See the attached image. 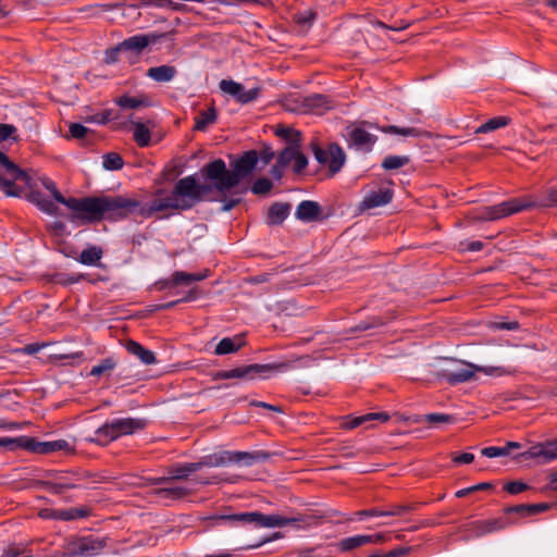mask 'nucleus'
<instances>
[{
	"instance_id": "49530a36",
	"label": "nucleus",
	"mask_w": 557,
	"mask_h": 557,
	"mask_svg": "<svg viewBox=\"0 0 557 557\" xmlns=\"http://www.w3.org/2000/svg\"><path fill=\"white\" fill-rule=\"evenodd\" d=\"M275 134L282 138L290 141V144H297L299 141L300 133L285 126H278Z\"/></svg>"
},
{
	"instance_id": "7c9ffc66",
	"label": "nucleus",
	"mask_w": 557,
	"mask_h": 557,
	"mask_svg": "<svg viewBox=\"0 0 557 557\" xmlns=\"http://www.w3.org/2000/svg\"><path fill=\"white\" fill-rule=\"evenodd\" d=\"M509 122H510V120L507 116H496V117H493V119L488 120L487 122L483 123L482 125H480L475 129V133L476 134H486L490 132H494L498 128L507 126L509 124Z\"/></svg>"
},
{
	"instance_id": "c03bdc74",
	"label": "nucleus",
	"mask_w": 557,
	"mask_h": 557,
	"mask_svg": "<svg viewBox=\"0 0 557 557\" xmlns=\"http://www.w3.org/2000/svg\"><path fill=\"white\" fill-rule=\"evenodd\" d=\"M272 186V182L269 178L261 177L253 183L251 191L255 195H267L271 190Z\"/></svg>"
},
{
	"instance_id": "bf43d9fd",
	"label": "nucleus",
	"mask_w": 557,
	"mask_h": 557,
	"mask_svg": "<svg viewBox=\"0 0 557 557\" xmlns=\"http://www.w3.org/2000/svg\"><path fill=\"white\" fill-rule=\"evenodd\" d=\"M473 531L476 536H482L488 533H492L490 530V525L486 520L476 521L473 523Z\"/></svg>"
},
{
	"instance_id": "052dcab7",
	"label": "nucleus",
	"mask_w": 557,
	"mask_h": 557,
	"mask_svg": "<svg viewBox=\"0 0 557 557\" xmlns=\"http://www.w3.org/2000/svg\"><path fill=\"white\" fill-rule=\"evenodd\" d=\"M451 460L458 465H468L474 460V455L471 453H462L460 455L454 454L451 455Z\"/></svg>"
},
{
	"instance_id": "4c0bfd02",
	"label": "nucleus",
	"mask_w": 557,
	"mask_h": 557,
	"mask_svg": "<svg viewBox=\"0 0 557 557\" xmlns=\"http://www.w3.org/2000/svg\"><path fill=\"white\" fill-rule=\"evenodd\" d=\"M115 103L123 109H136L139 107L148 106V101L146 99H139V98L129 97L126 95L121 96L117 99H115Z\"/></svg>"
},
{
	"instance_id": "0e129e2a",
	"label": "nucleus",
	"mask_w": 557,
	"mask_h": 557,
	"mask_svg": "<svg viewBox=\"0 0 557 557\" xmlns=\"http://www.w3.org/2000/svg\"><path fill=\"white\" fill-rule=\"evenodd\" d=\"M357 516L360 518L362 517H386L387 511L385 510H377V509H371V510H360L356 512Z\"/></svg>"
},
{
	"instance_id": "680f3d73",
	"label": "nucleus",
	"mask_w": 557,
	"mask_h": 557,
	"mask_svg": "<svg viewBox=\"0 0 557 557\" xmlns=\"http://www.w3.org/2000/svg\"><path fill=\"white\" fill-rule=\"evenodd\" d=\"M368 544H381L389 540V533H375L367 535Z\"/></svg>"
},
{
	"instance_id": "b1692460",
	"label": "nucleus",
	"mask_w": 557,
	"mask_h": 557,
	"mask_svg": "<svg viewBox=\"0 0 557 557\" xmlns=\"http://www.w3.org/2000/svg\"><path fill=\"white\" fill-rule=\"evenodd\" d=\"M207 277V274L201 273H186L183 271H176L172 274L171 281L165 283L164 286L172 287L176 285H189L193 282L202 281Z\"/></svg>"
},
{
	"instance_id": "473e14b6",
	"label": "nucleus",
	"mask_w": 557,
	"mask_h": 557,
	"mask_svg": "<svg viewBox=\"0 0 557 557\" xmlns=\"http://www.w3.org/2000/svg\"><path fill=\"white\" fill-rule=\"evenodd\" d=\"M368 541L369 540L367 539L366 534L364 535L360 534V535H355V536H350V537L341 540L338 542L337 546L341 552H348V550L358 548L360 546L367 545Z\"/></svg>"
},
{
	"instance_id": "37998d69",
	"label": "nucleus",
	"mask_w": 557,
	"mask_h": 557,
	"mask_svg": "<svg viewBox=\"0 0 557 557\" xmlns=\"http://www.w3.org/2000/svg\"><path fill=\"white\" fill-rule=\"evenodd\" d=\"M299 148L296 144H290V146L286 147L281 151L277 158V163L281 166H286L292 161H294V158L296 157Z\"/></svg>"
},
{
	"instance_id": "39448f33",
	"label": "nucleus",
	"mask_w": 557,
	"mask_h": 557,
	"mask_svg": "<svg viewBox=\"0 0 557 557\" xmlns=\"http://www.w3.org/2000/svg\"><path fill=\"white\" fill-rule=\"evenodd\" d=\"M144 428L145 422L141 419H114L97 429L95 432L94 441L100 445H107L120 436L131 435L136 431L143 430Z\"/></svg>"
},
{
	"instance_id": "393cba45",
	"label": "nucleus",
	"mask_w": 557,
	"mask_h": 557,
	"mask_svg": "<svg viewBox=\"0 0 557 557\" xmlns=\"http://www.w3.org/2000/svg\"><path fill=\"white\" fill-rule=\"evenodd\" d=\"M244 345V341L242 336L236 337H225L219 342L215 346L214 354L215 355H226L231 352L237 351Z\"/></svg>"
},
{
	"instance_id": "7ed1b4c3",
	"label": "nucleus",
	"mask_w": 557,
	"mask_h": 557,
	"mask_svg": "<svg viewBox=\"0 0 557 557\" xmlns=\"http://www.w3.org/2000/svg\"><path fill=\"white\" fill-rule=\"evenodd\" d=\"M536 205L544 207L557 206V188L547 189L544 197L539 201L513 198L495 206L485 207L482 211V218L487 221H496Z\"/></svg>"
},
{
	"instance_id": "72a5a7b5",
	"label": "nucleus",
	"mask_w": 557,
	"mask_h": 557,
	"mask_svg": "<svg viewBox=\"0 0 557 557\" xmlns=\"http://www.w3.org/2000/svg\"><path fill=\"white\" fill-rule=\"evenodd\" d=\"M103 251L100 247L91 246L84 249L79 256V262L86 265H94L102 258Z\"/></svg>"
},
{
	"instance_id": "8fccbe9b",
	"label": "nucleus",
	"mask_w": 557,
	"mask_h": 557,
	"mask_svg": "<svg viewBox=\"0 0 557 557\" xmlns=\"http://www.w3.org/2000/svg\"><path fill=\"white\" fill-rule=\"evenodd\" d=\"M486 521L490 525L491 532L504 530L505 528H507L508 525L513 523V521H511L507 517L493 518V519H488Z\"/></svg>"
},
{
	"instance_id": "2eb2a0df",
	"label": "nucleus",
	"mask_w": 557,
	"mask_h": 557,
	"mask_svg": "<svg viewBox=\"0 0 557 557\" xmlns=\"http://www.w3.org/2000/svg\"><path fill=\"white\" fill-rule=\"evenodd\" d=\"M393 198V189L388 187H381L375 190H370L361 202L362 209H373L385 206L391 202Z\"/></svg>"
},
{
	"instance_id": "9b49d317",
	"label": "nucleus",
	"mask_w": 557,
	"mask_h": 557,
	"mask_svg": "<svg viewBox=\"0 0 557 557\" xmlns=\"http://www.w3.org/2000/svg\"><path fill=\"white\" fill-rule=\"evenodd\" d=\"M164 34L157 33H148V34H138L132 37L124 39L120 42L114 49L113 53L119 52H135L136 54L141 53L149 45L156 44L161 38H163Z\"/></svg>"
},
{
	"instance_id": "864d4df0",
	"label": "nucleus",
	"mask_w": 557,
	"mask_h": 557,
	"mask_svg": "<svg viewBox=\"0 0 557 557\" xmlns=\"http://www.w3.org/2000/svg\"><path fill=\"white\" fill-rule=\"evenodd\" d=\"M490 488H492V484L491 483H487V482L479 483L476 485H473V486H470V487L457 491L456 492V497L461 498V497H465V496L469 495L472 492L485 491V490H490Z\"/></svg>"
},
{
	"instance_id": "a878e982",
	"label": "nucleus",
	"mask_w": 557,
	"mask_h": 557,
	"mask_svg": "<svg viewBox=\"0 0 557 557\" xmlns=\"http://www.w3.org/2000/svg\"><path fill=\"white\" fill-rule=\"evenodd\" d=\"M258 525L267 528L285 527L296 521V519L285 518L278 515H263L258 512Z\"/></svg>"
},
{
	"instance_id": "69168bd1",
	"label": "nucleus",
	"mask_w": 557,
	"mask_h": 557,
	"mask_svg": "<svg viewBox=\"0 0 557 557\" xmlns=\"http://www.w3.org/2000/svg\"><path fill=\"white\" fill-rule=\"evenodd\" d=\"M15 127L9 124H0V141H3L11 137Z\"/></svg>"
},
{
	"instance_id": "ddd939ff",
	"label": "nucleus",
	"mask_w": 557,
	"mask_h": 557,
	"mask_svg": "<svg viewBox=\"0 0 557 557\" xmlns=\"http://www.w3.org/2000/svg\"><path fill=\"white\" fill-rule=\"evenodd\" d=\"M170 209L180 210L173 193L165 195L163 190H159L150 202L140 208V213L148 218L154 213L164 212Z\"/></svg>"
},
{
	"instance_id": "79ce46f5",
	"label": "nucleus",
	"mask_w": 557,
	"mask_h": 557,
	"mask_svg": "<svg viewBox=\"0 0 557 557\" xmlns=\"http://www.w3.org/2000/svg\"><path fill=\"white\" fill-rule=\"evenodd\" d=\"M116 366V362L113 358H106L100 361L99 364L95 366L90 370V375L100 376L104 373L111 372Z\"/></svg>"
},
{
	"instance_id": "338daca9",
	"label": "nucleus",
	"mask_w": 557,
	"mask_h": 557,
	"mask_svg": "<svg viewBox=\"0 0 557 557\" xmlns=\"http://www.w3.org/2000/svg\"><path fill=\"white\" fill-rule=\"evenodd\" d=\"M54 518L64 520V521L74 520L73 510H72V508L58 510L54 513Z\"/></svg>"
},
{
	"instance_id": "c9c22d12",
	"label": "nucleus",
	"mask_w": 557,
	"mask_h": 557,
	"mask_svg": "<svg viewBox=\"0 0 557 557\" xmlns=\"http://www.w3.org/2000/svg\"><path fill=\"white\" fill-rule=\"evenodd\" d=\"M59 450L73 451V447L65 440L42 442V454H50Z\"/></svg>"
},
{
	"instance_id": "09e8293b",
	"label": "nucleus",
	"mask_w": 557,
	"mask_h": 557,
	"mask_svg": "<svg viewBox=\"0 0 557 557\" xmlns=\"http://www.w3.org/2000/svg\"><path fill=\"white\" fill-rule=\"evenodd\" d=\"M530 486L521 481H511L504 485V490L510 495H518L528 491Z\"/></svg>"
},
{
	"instance_id": "cd10ccee",
	"label": "nucleus",
	"mask_w": 557,
	"mask_h": 557,
	"mask_svg": "<svg viewBox=\"0 0 557 557\" xmlns=\"http://www.w3.org/2000/svg\"><path fill=\"white\" fill-rule=\"evenodd\" d=\"M154 495L161 499L176 500L184 498L189 491L183 486H166L154 490Z\"/></svg>"
},
{
	"instance_id": "1a4fd4ad",
	"label": "nucleus",
	"mask_w": 557,
	"mask_h": 557,
	"mask_svg": "<svg viewBox=\"0 0 557 557\" xmlns=\"http://www.w3.org/2000/svg\"><path fill=\"white\" fill-rule=\"evenodd\" d=\"M368 127H373L368 122L352 123L345 128V137L349 147H355L359 150L370 151L376 141V136L368 131Z\"/></svg>"
},
{
	"instance_id": "6ab92c4d",
	"label": "nucleus",
	"mask_w": 557,
	"mask_h": 557,
	"mask_svg": "<svg viewBox=\"0 0 557 557\" xmlns=\"http://www.w3.org/2000/svg\"><path fill=\"white\" fill-rule=\"evenodd\" d=\"M125 348L129 354L136 356L144 364L150 366L157 362L154 352L149 349H146L138 342L128 339L125 343Z\"/></svg>"
},
{
	"instance_id": "423d86ee",
	"label": "nucleus",
	"mask_w": 557,
	"mask_h": 557,
	"mask_svg": "<svg viewBox=\"0 0 557 557\" xmlns=\"http://www.w3.org/2000/svg\"><path fill=\"white\" fill-rule=\"evenodd\" d=\"M494 371H500L499 368H484L480 366H475L470 362L456 360L453 361L446 368L440 370L436 373V377L440 380H445L451 385H456L459 383H465L474 377L475 372H484L486 374H492Z\"/></svg>"
},
{
	"instance_id": "de8ad7c7",
	"label": "nucleus",
	"mask_w": 557,
	"mask_h": 557,
	"mask_svg": "<svg viewBox=\"0 0 557 557\" xmlns=\"http://www.w3.org/2000/svg\"><path fill=\"white\" fill-rule=\"evenodd\" d=\"M33 199L44 212H47L49 214L55 213L57 207L52 201L41 197L39 194H34Z\"/></svg>"
},
{
	"instance_id": "f03ea898",
	"label": "nucleus",
	"mask_w": 557,
	"mask_h": 557,
	"mask_svg": "<svg viewBox=\"0 0 557 557\" xmlns=\"http://www.w3.org/2000/svg\"><path fill=\"white\" fill-rule=\"evenodd\" d=\"M259 156L256 150L246 151L232 164V170L226 169L222 159H216L201 169V175L206 181L214 182V188L220 193H226L237 186L256 168Z\"/></svg>"
},
{
	"instance_id": "f704fd0d",
	"label": "nucleus",
	"mask_w": 557,
	"mask_h": 557,
	"mask_svg": "<svg viewBox=\"0 0 557 557\" xmlns=\"http://www.w3.org/2000/svg\"><path fill=\"white\" fill-rule=\"evenodd\" d=\"M389 419L388 414L387 413H383V412H379V413H367V414H363V416H359V417H356L354 419H351L348 423H347V428L348 429H355V428H358L364 423H368L372 420H381L383 422H386L387 420Z\"/></svg>"
},
{
	"instance_id": "4be33fe9",
	"label": "nucleus",
	"mask_w": 557,
	"mask_h": 557,
	"mask_svg": "<svg viewBox=\"0 0 557 557\" xmlns=\"http://www.w3.org/2000/svg\"><path fill=\"white\" fill-rule=\"evenodd\" d=\"M304 104L313 114H323L331 108L330 100L323 95H311L305 98Z\"/></svg>"
},
{
	"instance_id": "412c9836",
	"label": "nucleus",
	"mask_w": 557,
	"mask_h": 557,
	"mask_svg": "<svg viewBox=\"0 0 557 557\" xmlns=\"http://www.w3.org/2000/svg\"><path fill=\"white\" fill-rule=\"evenodd\" d=\"M195 463L198 465V471L203 467H223L231 463V451L224 450L207 455Z\"/></svg>"
},
{
	"instance_id": "c756f323",
	"label": "nucleus",
	"mask_w": 557,
	"mask_h": 557,
	"mask_svg": "<svg viewBox=\"0 0 557 557\" xmlns=\"http://www.w3.org/2000/svg\"><path fill=\"white\" fill-rule=\"evenodd\" d=\"M134 140L139 147H147L150 144V129L147 124L133 122Z\"/></svg>"
},
{
	"instance_id": "a18cd8bd",
	"label": "nucleus",
	"mask_w": 557,
	"mask_h": 557,
	"mask_svg": "<svg viewBox=\"0 0 557 557\" xmlns=\"http://www.w3.org/2000/svg\"><path fill=\"white\" fill-rule=\"evenodd\" d=\"M44 187L49 190L54 198V200L59 203L65 205L67 198H65L57 188L53 181L48 177L42 178Z\"/></svg>"
},
{
	"instance_id": "aec40b11",
	"label": "nucleus",
	"mask_w": 557,
	"mask_h": 557,
	"mask_svg": "<svg viewBox=\"0 0 557 557\" xmlns=\"http://www.w3.org/2000/svg\"><path fill=\"white\" fill-rule=\"evenodd\" d=\"M0 440H9L11 441L8 444H4V447H20L24 448L30 453L35 454H42V442L36 441L35 438L27 437V436H21L18 438H11V437H1Z\"/></svg>"
},
{
	"instance_id": "6e6d98bb",
	"label": "nucleus",
	"mask_w": 557,
	"mask_h": 557,
	"mask_svg": "<svg viewBox=\"0 0 557 557\" xmlns=\"http://www.w3.org/2000/svg\"><path fill=\"white\" fill-rule=\"evenodd\" d=\"M453 420L451 416L445 413H429L424 417V421L428 423H448Z\"/></svg>"
},
{
	"instance_id": "603ef678",
	"label": "nucleus",
	"mask_w": 557,
	"mask_h": 557,
	"mask_svg": "<svg viewBox=\"0 0 557 557\" xmlns=\"http://www.w3.org/2000/svg\"><path fill=\"white\" fill-rule=\"evenodd\" d=\"M16 180L13 178H4L0 176V188L8 196H17L18 190L16 188L15 182Z\"/></svg>"
},
{
	"instance_id": "58836bf2",
	"label": "nucleus",
	"mask_w": 557,
	"mask_h": 557,
	"mask_svg": "<svg viewBox=\"0 0 557 557\" xmlns=\"http://www.w3.org/2000/svg\"><path fill=\"white\" fill-rule=\"evenodd\" d=\"M382 132L401 136L419 137L421 131L416 127H398L395 125L386 126L381 128Z\"/></svg>"
},
{
	"instance_id": "9d476101",
	"label": "nucleus",
	"mask_w": 557,
	"mask_h": 557,
	"mask_svg": "<svg viewBox=\"0 0 557 557\" xmlns=\"http://www.w3.org/2000/svg\"><path fill=\"white\" fill-rule=\"evenodd\" d=\"M312 151L317 161L327 166L331 174L339 172L346 160L343 149L336 144L330 145L327 149H322L313 144Z\"/></svg>"
},
{
	"instance_id": "ea45409f",
	"label": "nucleus",
	"mask_w": 557,
	"mask_h": 557,
	"mask_svg": "<svg viewBox=\"0 0 557 557\" xmlns=\"http://www.w3.org/2000/svg\"><path fill=\"white\" fill-rule=\"evenodd\" d=\"M258 512H242V513H235V515H224L220 516L216 519L219 520H231V521H240L246 523H256L258 524L257 519Z\"/></svg>"
},
{
	"instance_id": "0eeeda50",
	"label": "nucleus",
	"mask_w": 557,
	"mask_h": 557,
	"mask_svg": "<svg viewBox=\"0 0 557 557\" xmlns=\"http://www.w3.org/2000/svg\"><path fill=\"white\" fill-rule=\"evenodd\" d=\"M107 546L106 539L94 535L75 537L65 545L64 557H95Z\"/></svg>"
},
{
	"instance_id": "20e7f679",
	"label": "nucleus",
	"mask_w": 557,
	"mask_h": 557,
	"mask_svg": "<svg viewBox=\"0 0 557 557\" xmlns=\"http://www.w3.org/2000/svg\"><path fill=\"white\" fill-rule=\"evenodd\" d=\"M212 189H215L214 182H212V184H199L195 176L189 175L178 180L172 193L178 203L180 210H187L203 200Z\"/></svg>"
},
{
	"instance_id": "a19ab883",
	"label": "nucleus",
	"mask_w": 557,
	"mask_h": 557,
	"mask_svg": "<svg viewBox=\"0 0 557 557\" xmlns=\"http://www.w3.org/2000/svg\"><path fill=\"white\" fill-rule=\"evenodd\" d=\"M409 163V158L406 156H387L383 162L382 166L385 170H397L403 168L404 165Z\"/></svg>"
},
{
	"instance_id": "dca6fc26",
	"label": "nucleus",
	"mask_w": 557,
	"mask_h": 557,
	"mask_svg": "<svg viewBox=\"0 0 557 557\" xmlns=\"http://www.w3.org/2000/svg\"><path fill=\"white\" fill-rule=\"evenodd\" d=\"M196 471H198V465H196L195 462L171 466L168 469L169 476L156 479L154 483L161 484L170 483L171 481L174 480H184L188 478L190 473Z\"/></svg>"
},
{
	"instance_id": "5701e85b",
	"label": "nucleus",
	"mask_w": 557,
	"mask_h": 557,
	"mask_svg": "<svg viewBox=\"0 0 557 557\" xmlns=\"http://www.w3.org/2000/svg\"><path fill=\"white\" fill-rule=\"evenodd\" d=\"M176 73V69L172 65H160L148 69L146 75L158 83H165L172 81Z\"/></svg>"
},
{
	"instance_id": "13d9d810",
	"label": "nucleus",
	"mask_w": 557,
	"mask_h": 557,
	"mask_svg": "<svg viewBox=\"0 0 557 557\" xmlns=\"http://www.w3.org/2000/svg\"><path fill=\"white\" fill-rule=\"evenodd\" d=\"M88 132V128L79 123H72L70 125V134L73 138H84Z\"/></svg>"
},
{
	"instance_id": "a211bd4d",
	"label": "nucleus",
	"mask_w": 557,
	"mask_h": 557,
	"mask_svg": "<svg viewBox=\"0 0 557 557\" xmlns=\"http://www.w3.org/2000/svg\"><path fill=\"white\" fill-rule=\"evenodd\" d=\"M268 458L269 454L264 451H231V463H240L247 467Z\"/></svg>"
},
{
	"instance_id": "6e6552de",
	"label": "nucleus",
	"mask_w": 557,
	"mask_h": 557,
	"mask_svg": "<svg viewBox=\"0 0 557 557\" xmlns=\"http://www.w3.org/2000/svg\"><path fill=\"white\" fill-rule=\"evenodd\" d=\"M286 368L284 363L280 364H247L237 367L232 370H222L214 373V380H231V379H239V380H253L258 376H262V374L270 372L272 370H280Z\"/></svg>"
},
{
	"instance_id": "f3484780",
	"label": "nucleus",
	"mask_w": 557,
	"mask_h": 557,
	"mask_svg": "<svg viewBox=\"0 0 557 557\" xmlns=\"http://www.w3.org/2000/svg\"><path fill=\"white\" fill-rule=\"evenodd\" d=\"M321 214V208L318 202L311 200L301 201L295 211V216L305 222L315 221Z\"/></svg>"
},
{
	"instance_id": "c85d7f7f",
	"label": "nucleus",
	"mask_w": 557,
	"mask_h": 557,
	"mask_svg": "<svg viewBox=\"0 0 557 557\" xmlns=\"http://www.w3.org/2000/svg\"><path fill=\"white\" fill-rule=\"evenodd\" d=\"M218 114L213 107L208 110L199 112V114L195 117V129L203 132L208 128L209 125L213 124L216 121Z\"/></svg>"
},
{
	"instance_id": "e2e57ef3",
	"label": "nucleus",
	"mask_w": 557,
	"mask_h": 557,
	"mask_svg": "<svg viewBox=\"0 0 557 557\" xmlns=\"http://www.w3.org/2000/svg\"><path fill=\"white\" fill-rule=\"evenodd\" d=\"M383 323L384 322L382 321L381 318H373V319H371V321L361 322L360 324H358L357 330L366 331V330H369V329H372V327H376V326L383 325Z\"/></svg>"
},
{
	"instance_id": "e433bc0d",
	"label": "nucleus",
	"mask_w": 557,
	"mask_h": 557,
	"mask_svg": "<svg viewBox=\"0 0 557 557\" xmlns=\"http://www.w3.org/2000/svg\"><path fill=\"white\" fill-rule=\"evenodd\" d=\"M102 159V165L108 171H117L124 165L123 158L116 152L106 153Z\"/></svg>"
},
{
	"instance_id": "4468645a",
	"label": "nucleus",
	"mask_w": 557,
	"mask_h": 557,
	"mask_svg": "<svg viewBox=\"0 0 557 557\" xmlns=\"http://www.w3.org/2000/svg\"><path fill=\"white\" fill-rule=\"evenodd\" d=\"M220 89L233 96L240 103H248L257 99L259 95V88L245 89V87L231 79H222L220 82Z\"/></svg>"
},
{
	"instance_id": "3c124183",
	"label": "nucleus",
	"mask_w": 557,
	"mask_h": 557,
	"mask_svg": "<svg viewBox=\"0 0 557 557\" xmlns=\"http://www.w3.org/2000/svg\"><path fill=\"white\" fill-rule=\"evenodd\" d=\"M532 509L530 504H522L516 506H509L504 509L505 515L518 513L522 517L532 516Z\"/></svg>"
},
{
	"instance_id": "4d7b16f0",
	"label": "nucleus",
	"mask_w": 557,
	"mask_h": 557,
	"mask_svg": "<svg viewBox=\"0 0 557 557\" xmlns=\"http://www.w3.org/2000/svg\"><path fill=\"white\" fill-rule=\"evenodd\" d=\"M307 164H308L307 157L298 150L296 157L294 158V165H293L294 172L301 173L306 169Z\"/></svg>"
},
{
	"instance_id": "f8f14e48",
	"label": "nucleus",
	"mask_w": 557,
	"mask_h": 557,
	"mask_svg": "<svg viewBox=\"0 0 557 557\" xmlns=\"http://www.w3.org/2000/svg\"><path fill=\"white\" fill-rule=\"evenodd\" d=\"M524 459H536L541 463L552 462L557 459V438L532 445L521 454Z\"/></svg>"
},
{
	"instance_id": "bb28decb",
	"label": "nucleus",
	"mask_w": 557,
	"mask_h": 557,
	"mask_svg": "<svg viewBox=\"0 0 557 557\" xmlns=\"http://www.w3.org/2000/svg\"><path fill=\"white\" fill-rule=\"evenodd\" d=\"M290 205L274 203L270 207L268 212L269 224H281L289 214Z\"/></svg>"
},
{
	"instance_id": "f257e3e1",
	"label": "nucleus",
	"mask_w": 557,
	"mask_h": 557,
	"mask_svg": "<svg viewBox=\"0 0 557 557\" xmlns=\"http://www.w3.org/2000/svg\"><path fill=\"white\" fill-rule=\"evenodd\" d=\"M69 220L77 224L98 222L107 218H124L139 207V202L124 196L67 198Z\"/></svg>"
},
{
	"instance_id": "5fc2aeb1",
	"label": "nucleus",
	"mask_w": 557,
	"mask_h": 557,
	"mask_svg": "<svg viewBox=\"0 0 557 557\" xmlns=\"http://www.w3.org/2000/svg\"><path fill=\"white\" fill-rule=\"evenodd\" d=\"M481 454L487 458H495L508 455V448L490 446L481 450Z\"/></svg>"
},
{
	"instance_id": "774afa93",
	"label": "nucleus",
	"mask_w": 557,
	"mask_h": 557,
	"mask_svg": "<svg viewBox=\"0 0 557 557\" xmlns=\"http://www.w3.org/2000/svg\"><path fill=\"white\" fill-rule=\"evenodd\" d=\"M410 552V547H399L391 550L389 553L385 554L386 557H401L407 555Z\"/></svg>"
},
{
	"instance_id": "2f4dec72",
	"label": "nucleus",
	"mask_w": 557,
	"mask_h": 557,
	"mask_svg": "<svg viewBox=\"0 0 557 557\" xmlns=\"http://www.w3.org/2000/svg\"><path fill=\"white\" fill-rule=\"evenodd\" d=\"M5 172V174L13 178V180H20L21 182H24L26 184L29 183L30 177L29 175L20 169L14 162H12L10 159H8L2 165H1Z\"/></svg>"
}]
</instances>
